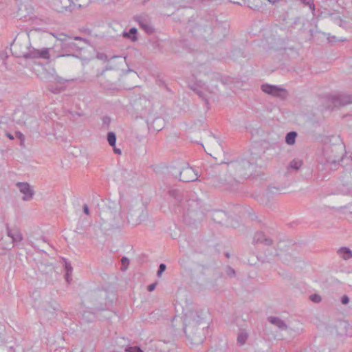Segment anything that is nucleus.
<instances>
[{"label": "nucleus", "mask_w": 352, "mask_h": 352, "mask_svg": "<svg viewBox=\"0 0 352 352\" xmlns=\"http://www.w3.org/2000/svg\"><path fill=\"white\" fill-rule=\"evenodd\" d=\"M184 331L192 345H199L204 342L208 331L209 324L202 311L190 310L184 316Z\"/></svg>", "instance_id": "nucleus-1"}, {"label": "nucleus", "mask_w": 352, "mask_h": 352, "mask_svg": "<svg viewBox=\"0 0 352 352\" xmlns=\"http://www.w3.org/2000/svg\"><path fill=\"white\" fill-rule=\"evenodd\" d=\"M82 209L85 214H86L87 215L89 214V209L87 204L83 205Z\"/></svg>", "instance_id": "nucleus-58"}, {"label": "nucleus", "mask_w": 352, "mask_h": 352, "mask_svg": "<svg viewBox=\"0 0 352 352\" xmlns=\"http://www.w3.org/2000/svg\"><path fill=\"white\" fill-rule=\"evenodd\" d=\"M168 195L175 200L177 204H182L183 201V195L179 190L170 189L168 190Z\"/></svg>", "instance_id": "nucleus-28"}, {"label": "nucleus", "mask_w": 352, "mask_h": 352, "mask_svg": "<svg viewBox=\"0 0 352 352\" xmlns=\"http://www.w3.org/2000/svg\"><path fill=\"white\" fill-rule=\"evenodd\" d=\"M125 210L128 224L133 226L140 224L148 217L146 207L142 201L132 202Z\"/></svg>", "instance_id": "nucleus-5"}, {"label": "nucleus", "mask_w": 352, "mask_h": 352, "mask_svg": "<svg viewBox=\"0 0 352 352\" xmlns=\"http://www.w3.org/2000/svg\"><path fill=\"white\" fill-rule=\"evenodd\" d=\"M90 3L91 0H72L73 9L86 8Z\"/></svg>", "instance_id": "nucleus-32"}, {"label": "nucleus", "mask_w": 352, "mask_h": 352, "mask_svg": "<svg viewBox=\"0 0 352 352\" xmlns=\"http://www.w3.org/2000/svg\"><path fill=\"white\" fill-rule=\"evenodd\" d=\"M228 179H220L219 183L226 189H232L234 184L250 176L256 168V165L245 159H241L228 163Z\"/></svg>", "instance_id": "nucleus-3"}, {"label": "nucleus", "mask_w": 352, "mask_h": 352, "mask_svg": "<svg viewBox=\"0 0 352 352\" xmlns=\"http://www.w3.org/2000/svg\"><path fill=\"white\" fill-rule=\"evenodd\" d=\"M226 273L230 277H234L236 275L235 270L230 267V265H227L226 267Z\"/></svg>", "instance_id": "nucleus-45"}, {"label": "nucleus", "mask_w": 352, "mask_h": 352, "mask_svg": "<svg viewBox=\"0 0 352 352\" xmlns=\"http://www.w3.org/2000/svg\"><path fill=\"white\" fill-rule=\"evenodd\" d=\"M161 121H162V120H161V118H156L153 120V122L152 123H150V122H149V121H148V120H147V122H148V127H149V129H153V130H155V131H160V130L162 129V128L160 127V126H154V124H155V122H161Z\"/></svg>", "instance_id": "nucleus-42"}, {"label": "nucleus", "mask_w": 352, "mask_h": 352, "mask_svg": "<svg viewBox=\"0 0 352 352\" xmlns=\"http://www.w3.org/2000/svg\"><path fill=\"white\" fill-rule=\"evenodd\" d=\"M116 135L114 132H108L107 141L111 146H115L116 143Z\"/></svg>", "instance_id": "nucleus-38"}, {"label": "nucleus", "mask_w": 352, "mask_h": 352, "mask_svg": "<svg viewBox=\"0 0 352 352\" xmlns=\"http://www.w3.org/2000/svg\"><path fill=\"white\" fill-rule=\"evenodd\" d=\"M349 297L346 295H344L342 298H341V302L343 304V305H347L349 302Z\"/></svg>", "instance_id": "nucleus-55"}, {"label": "nucleus", "mask_w": 352, "mask_h": 352, "mask_svg": "<svg viewBox=\"0 0 352 352\" xmlns=\"http://www.w3.org/2000/svg\"><path fill=\"white\" fill-rule=\"evenodd\" d=\"M229 24L227 22H216L212 33L214 36L224 38L228 33Z\"/></svg>", "instance_id": "nucleus-16"}, {"label": "nucleus", "mask_w": 352, "mask_h": 352, "mask_svg": "<svg viewBox=\"0 0 352 352\" xmlns=\"http://www.w3.org/2000/svg\"><path fill=\"white\" fill-rule=\"evenodd\" d=\"M302 165V161L298 159H294L289 163V168L298 170Z\"/></svg>", "instance_id": "nucleus-36"}, {"label": "nucleus", "mask_w": 352, "mask_h": 352, "mask_svg": "<svg viewBox=\"0 0 352 352\" xmlns=\"http://www.w3.org/2000/svg\"><path fill=\"white\" fill-rule=\"evenodd\" d=\"M85 231V229L82 228V227H79V226H77L76 228V232H78V234H82Z\"/></svg>", "instance_id": "nucleus-60"}, {"label": "nucleus", "mask_w": 352, "mask_h": 352, "mask_svg": "<svg viewBox=\"0 0 352 352\" xmlns=\"http://www.w3.org/2000/svg\"><path fill=\"white\" fill-rule=\"evenodd\" d=\"M97 58L103 61H108L109 63L107 65H109L110 62L112 60L113 65H122L126 63V57H122L121 56H112L110 59H108V56L107 54L104 53H99L97 54Z\"/></svg>", "instance_id": "nucleus-17"}, {"label": "nucleus", "mask_w": 352, "mask_h": 352, "mask_svg": "<svg viewBox=\"0 0 352 352\" xmlns=\"http://www.w3.org/2000/svg\"><path fill=\"white\" fill-rule=\"evenodd\" d=\"M94 315L89 311H84L82 320L87 322H91L94 320Z\"/></svg>", "instance_id": "nucleus-39"}, {"label": "nucleus", "mask_w": 352, "mask_h": 352, "mask_svg": "<svg viewBox=\"0 0 352 352\" xmlns=\"http://www.w3.org/2000/svg\"><path fill=\"white\" fill-rule=\"evenodd\" d=\"M15 135H16V137L18 139L20 140V141H21V146H24V142H25V136H24V135L22 133L19 132V131H16Z\"/></svg>", "instance_id": "nucleus-52"}, {"label": "nucleus", "mask_w": 352, "mask_h": 352, "mask_svg": "<svg viewBox=\"0 0 352 352\" xmlns=\"http://www.w3.org/2000/svg\"><path fill=\"white\" fill-rule=\"evenodd\" d=\"M7 137L10 140L14 139V136L11 133H7Z\"/></svg>", "instance_id": "nucleus-64"}, {"label": "nucleus", "mask_w": 352, "mask_h": 352, "mask_svg": "<svg viewBox=\"0 0 352 352\" xmlns=\"http://www.w3.org/2000/svg\"><path fill=\"white\" fill-rule=\"evenodd\" d=\"M248 338V334L247 332L242 331L237 336V342L239 345H243Z\"/></svg>", "instance_id": "nucleus-35"}, {"label": "nucleus", "mask_w": 352, "mask_h": 352, "mask_svg": "<svg viewBox=\"0 0 352 352\" xmlns=\"http://www.w3.org/2000/svg\"><path fill=\"white\" fill-rule=\"evenodd\" d=\"M52 35L56 38V43L55 45L60 46L61 49L64 47L67 41H69V38H71V36L63 33H60L57 35L53 34Z\"/></svg>", "instance_id": "nucleus-27"}, {"label": "nucleus", "mask_w": 352, "mask_h": 352, "mask_svg": "<svg viewBox=\"0 0 352 352\" xmlns=\"http://www.w3.org/2000/svg\"><path fill=\"white\" fill-rule=\"evenodd\" d=\"M211 218L215 223L223 224L227 222L228 217L223 210H214L212 212Z\"/></svg>", "instance_id": "nucleus-23"}, {"label": "nucleus", "mask_w": 352, "mask_h": 352, "mask_svg": "<svg viewBox=\"0 0 352 352\" xmlns=\"http://www.w3.org/2000/svg\"><path fill=\"white\" fill-rule=\"evenodd\" d=\"M71 274L72 272H66L65 276V279L67 280V283H69V280L71 279Z\"/></svg>", "instance_id": "nucleus-61"}, {"label": "nucleus", "mask_w": 352, "mask_h": 352, "mask_svg": "<svg viewBox=\"0 0 352 352\" xmlns=\"http://www.w3.org/2000/svg\"><path fill=\"white\" fill-rule=\"evenodd\" d=\"M254 244H262L265 246H271L274 244V240L271 236L263 231H257L253 236Z\"/></svg>", "instance_id": "nucleus-14"}, {"label": "nucleus", "mask_w": 352, "mask_h": 352, "mask_svg": "<svg viewBox=\"0 0 352 352\" xmlns=\"http://www.w3.org/2000/svg\"><path fill=\"white\" fill-rule=\"evenodd\" d=\"M338 254L344 260H348L352 258V251L346 247L340 248L338 251Z\"/></svg>", "instance_id": "nucleus-30"}, {"label": "nucleus", "mask_w": 352, "mask_h": 352, "mask_svg": "<svg viewBox=\"0 0 352 352\" xmlns=\"http://www.w3.org/2000/svg\"><path fill=\"white\" fill-rule=\"evenodd\" d=\"M329 17L332 21H333L336 24H338L340 27L343 26V20L339 16H335L333 13H330L329 14Z\"/></svg>", "instance_id": "nucleus-41"}, {"label": "nucleus", "mask_w": 352, "mask_h": 352, "mask_svg": "<svg viewBox=\"0 0 352 352\" xmlns=\"http://www.w3.org/2000/svg\"><path fill=\"white\" fill-rule=\"evenodd\" d=\"M157 284V283H154L149 285L147 288L148 291L153 292L155 289Z\"/></svg>", "instance_id": "nucleus-57"}, {"label": "nucleus", "mask_w": 352, "mask_h": 352, "mask_svg": "<svg viewBox=\"0 0 352 352\" xmlns=\"http://www.w3.org/2000/svg\"><path fill=\"white\" fill-rule=\"evenodd\" d=\"M54 6L56 10L59 12L72 11L73 9L72 0H56Z\"/></svg>", "instance_id": "nucleus-21"}, {"label": "nucleus", "mask_w": 352, "mask_h": 352, "mask_svg": "<svg viewBox=\"0 0 352 352\" xmlns=\"http://www.w3.org/2000/svg\"><path fill=\"white\" fill-rule=\"evenodd\" d=\"M22 124L30 129L31 131H36L38 126V120L35 117L28 114V117L25 119V122H23Z\"/></svg>", "instance_id": "nucleus-24"}, {"label": "nucleus", "mask_w": 352, "mask_h": 352, "mask_svg": "<svg viewBox=\"0 0 352 352\" xmlns=\"http://www.w3.org/2000/svg\"><path fill=\"white\" fill-rule=\"evenodd\" d=\"M135 20L138 23L140 27L147 34H151L154 32V29L150 25L147 16H137L135 17Z\"/></svg>", "instance_id": "nucleus-18"}, {"label": "nucleus", "mask_w": 352, "mask_h": 352, "mask_svg": "<svg viewBox=\"0 0 352 352\" xmlns=\"http://www.w3.org/2000/svg\"><path fill=\"white\" fill-rule=\"evenodd\" d=\"M331 153H333L332 149H326L324 151V159H321L318 165L319 172H322L323 170L329 172L338 169L339 163L342 160V157L332 155Z\"/></svg>", "instance_id": "nucleus-8"}, {"label": "nucleus", "mask_w": 352, "mask_h": 352, "mask_svg": "<svg viewBox=\"0 0 352 352\" xmlns=\"http://www.w3.org/2000/svg\"><path fill=\"white\" fill-rule=\"evenodd\" d=\"M170 173L183 182H190L197 180L198 173L188 164L173 166L170 168Z\"/></svg>", "instance_id": "nucleus-7"}, {"label": "nucleus", "mask_w": 352, "mask_h": 352, "mask_svg": "<svg viewBox=\"0 0 352 352\" xmlns=\"http://www.w3.org/2000/svg\"><path fill=\"white\" fill-rule=\"evenodd\" d=\"M125 208H120L118 212L111 207L104 208L100 213L104 223L107 224L112 229H119L127 224Z\"/></svg>", "instance_id": "nucleus-4"}, {"label": "nucleus", "mask_w": 352, "mask_h": 352, "mask_svg": "<svg viewBox=\"0 0 352 352\" xmlns=\"http://www.w3.org/2000/svg\"><path fill=\"white\" fill-rule=\"evenodd\" d=\"M19 191L23 194L22 199L23 201H30L34 195V190L27 182H18L16 183Z\"/></svg>", "instance_id": "nucleus-15"}, {"label": "nucleus", "mask_w": 352, "mask_h": 352, "mask_svg": "<svg viewBox=\"0 0 352 352\" xmlns=\"http://www.w3.org/2000/svg\"><path fill=\"white\" fill-rule=\"evenodd\" d=\"M268 321L276 326L281 331L287 329L286 323L278 317L270 316L268 318Z\"/></svg>", "instance_id": "nucleus-26"}, {"label": "nucleus", "mask_w": 352, "mask_h": 352, "mask_svg": "<svg viewBox=\"0 0 352 352\" xmlns=\"http://www.w3.org/2000/svg\"><path fill=\"white\" fill-rule=\"evenodd\" d=\"M26 117L28 114L22 109H17L12 115V120L18 124H22Z\"/></svg>", "instance_id": "nucleus-25"}, {"label": "nucleus", "mask_w": 352, "mask_h": 352, "mask_svg": "<svg viewBox=\"0 0 352 352\" xmlns=\"http://www.w3.org/2000/svg\"><path fill=\"white\" fill-rule=\"evenodd\" d=\"M309 298L312 302H316V303H318V302H321V300H322L321 296L316 294L311 295L309 296Z\"/></svg>", "instance_id": "nucleus-48"}, {"label": "nucleus", "mask_w": 352, "mask_h": 352, "mask_svg": "<svg viewBox=\"0 0 352 352\" xmlns=\"http://www.w3.org/2000/svg\"><path fill=\"white\" fill-rule=\"evenodd\" d=\"M272 96L278 97L281 99H284L287 96V91L285 89L275 86L274 91H272Z\"/></svg>", "instance_id": "nucleus-31"}, {"label": "nucleus", "mask_w": 352, "mask_h": 352, "mask_svg": "<svg viewBox=\"0 0 352 352\" xmlns=\"http://www.w3.org/2000/svg\"><path fill=\"white\" fill-rule=\"evenodd\" d=\"M13 243L20 242L23 240V235L21 232L17 229H14V234L11 236Z\"/></svg>", "instance_id": "nucleus-37"}, {"label": "nucleus", "mask_w": 352, "mask_h": 352, "mask_svg": "<svg viewBox=\"0 0 352 352\" xmlns=\"http://www.w3.org/2000/svg\"><path fill=\"white\" fill-rule=\"evenodd\" d=\"M333 329L338 336L352 337V326L346 320H338L333 326Z\"/></svg>", "instance_id": "nucleus-11"}, {"label": "nucleus", "mask_w": 352, "mask_h": 352, "mask_svg": "<svg viewBox=\"0 0 352 352\" xmlns=\"http://www.w3.org/2000/svg\"><path fill=\"white\" fill-rule=\"evenodd\" d=\"M75 41H78L80 42H86L87 39L83 38L80 36H76V37H71L69 38V41H67L66 44L64 45V47L61 49L62 52L61 54H58V57H63V56H73L74 53L76 52H78L82 49L81 47H80L77 43H75Z\"/></svg>", "instance_id": "nucleus-9"}, {"label": "nucleus", "mask_w": 352, "mask_h": 352, "mask_svg": "<svg viewBox=\"0 0 352 352\" xmlns=\"http://www.w3.org/2000/svg\"><path fill=\"white\" fill-rule=\"evenodd\" d=\"M261 89L263 92L271 95L272 91L275 89V85L265 84L261 86Z\"/></svg>", "instance_id": "nucleus-40"}, {"label": "nucleus", "mask_w": 352, "mask_h": 352, "mask_svg": "<svg viewBox=\"0 0 352 352\" xmlns=\"http://www.w3.org/2000/svg\"><path fill=\"white\" fill-rule=\"evenodd\" d=\"M206 144L209 151H213L214 153L219 151L221 149V146L216 138L212 133H209L208 138L206 141Z\"/></svg>", "instance_id": "nucleus-19"}, {"label": "nucleus", "mask_w": 352, "mask_h": 352, "mask_svg": "<svg viewBox=\"0 0 352 352\" xmlns=\"http://www.w3.org/2000/svg\"><path fill=\"white\" fill-rule=\"evenodd\" d=\"M333 102L335 106H345L352 103V96L340 95L333 98Z\"/></svg>", "instance_id": "nucleus-22"}, {"label": "nucleus", "mask_w": 352, "mask_h": 352, "mask_svg": "<svg viewBox=\"0 0 352 352\" xmlns=\"http://www.w3.org/2000/svg\"><path fill=\"white\" fill-rule=\"evenodd\" d=\"M122 265L124 267V269H122V270H126L129 264V260L128 258L123 256L121 259Z\"/></svg>", "instance_id": "nucleus-53"}, {"label": "nucleus", "mask_w": 352, "mask_h": 352, "mask_svg": "<svg viewBox=\"0 0 352 352\" xmlns=\"http://www.w3.org/2000/svg\"><path fill=\"white\" fill-rule=\"evenodd\" d=\"M298 134L296 131H290L287 133L285 137V142L288 145H293L296 142V139Z\"/></svg>", "instance_id": "nucleus-33"}, {"label": "nucleus", "mask_w": 352, "mask_h": 352, "mask_svg": "<svg viewBox=\"0 0 352 352\" xmlns=\"http://www.w3.org/2000/svg\"><path fill=\"white\" fill-rule=\"evenodd\" d=\"M205 83L201 80H197L192 84L189 85V87L191 90H192L195 94H197L199 98H201L205 102L207 109H209V101L208 95L202 91V89L204 87Z\"/></svg>", "instance_id": "nucleus-12"}, {"label": "nucleus", "mask_w": 352, "mask_h": 352, "mask_svg": "<svg viewBox=\"0 0 352 352\" xmlns=\"http://www.w3.org/2000/svg\"><path fill=\"white\" fill-rule=\"evenodd\" d=\"M173 349V347L172 349L168 347L167 342L156 340L151 341L149 346L146 349V352H170Z\"/></svg>", "instance_id": "nucleus-13"}, {"label": "nucleus", "mask_w": 352, "mask_h": 352, "mask_svg": "<svg viewBox=\"0 0 352 352\" xmlns=\"http://www.w3.org/2000/svg\"><path fill=\"white\" fill-rule=\"evenodd\" d=\"M300 1L305 6H308L312 11H314L315 10V5L314 3V0H300Z\"/></svg>", "instance_id": "nucleus-46"}, {"label": "nucleus", "mask_w": 352, "mask_h": 352, "mask_svg": "<svg viewBox=\"0 0 352 352\" xmlns=\"http://www.w3.org/2000/svg\"><path fill=\"white\" fill-rule=\"evenodd\" d=\"M68 113L70 115L71 117L74 118L76 116L81 117L84 116V113L82 112H78V111H68Z\"/></svg>", "instance_id": "nucleus-54"}, {"label": "nucleus", "mask_w": 352, "mask_h": 352, "mask_svg": "<svg viewBox=\"0 0 352 352\" xmlns=\"http://www.w3.org/2000/svg\"><path fill=\"white\" fill-rule=\"evenodd\" d=\"M65 269H66V272H72V267L71 266L70 264L66 263L65 264Z\"/></svg>", "instance_id": "nucleus-59"}, {"label": "nucleus", "mask_w": 352, "mask_h": 352, "mask_svg": "<svg viewBox=\"0 0 352 352\" xmlns=\"http://www.w3.org/2000/svg\"><path fill=\"white\" fill-rule=\"evenodd\" d=\"M278 188H277L276 187L268 188L266 191V196L268 198H270L272 196V195L275 192L274 191H278Z\"/></svg>", "instance_id": "nucleus-50"}, {"label": "nucleus", "mask_w": 352, "mask_h": 352, "mask_svg": "<svg viewBox=\"0 0 352 352\" xmlns=\"http://www.w3.org/2000/svg\"><path fill=\"white\" fill-rule=\"evenodd\" d=\"M151 107V102L144 96L135 100L133 103L134 110L140 113L141 116H145L146 114H148Z\"/></svg>", "instance_id": "nucleus-10"}, {"label": "nucleus", "mask_w": 352, "mask_h": 352, "mask_svg": "<svg viewBox=\"0 0 352 352\" xmlns=\"http://www.w3.org/2000/svg\"><path fill=\"white\" fill-rule=\"evenodd\" d=\"M208 352H224L221 349H210Z\"/></svg>", "instance_id": "nucleus-62"}, {"label": "nucleus", "mask_w": 352, "mask_h": 352, "mask_svg": "<svg viewBox=\"0 0 352 352\" xmlns=\"http://www.w3.org/2000/svg\"><path fill=\"white\" fill-rule=\"evenodd\" d=\"M112 147L113 148V151H114L116 154H119V155H120V154L122 153L121 149H120V148H117L116 147V146H112Z\"/></svg>", "instance_id": "nucleus-63"}, {"label": "nucleus", "mask_w": 352, "mask_h": 352, "mask_svg": "<svg viewBox=\"0 0 352 352\" xmlns=\"http://www.w3.org/2000/svg\"><path fill=\"white\" fill-rule=\"evenodd\" d=\"M120 175L122 183L131 184V183H134L137 174L132 169L123 168L121 170Z\"/></svg>", "instance_id": "nucleus-20"}, {"label": "nucleus", "mask_w": 352, "mask_h": 352, "mask_svg": "<svg viewBox=\"0 0 352 352\" xmlns=\"http://www.w3.org/2000/svg\"><path fill=\"white\" fill-rule=\"evenodd\" d=\"M138 30L135 28H132L129 30V32H124L123 36L125 38H130L132 41H135L138 39L137 37Z\"/></svg>", "instance_id": "nucleus-34"}, {"label": "nucleus", "mask_w": 352, "mask_h": 352, "mask_svg": "<svg viewBox=\"0 0 352 352\" xmlns=\"http://www.w3.org/2000/svg\"><path fill=\"white\" fill-rule=\"evenodd\" d=\"M205 89L209 94H216L218 91V86L217 84L211 83L210 87H208Z\"/></svg>", "instance_id": "nucleus-43"}, {"label": "nucleus", "mask_w": 352, "mask_h": 352, "mask_svg": "<svg viewBox=\"0 0 352 352\" xmlns=\"http://www.w3.org/2000/svg\"><path fill=\"white\" fill-rule=\"evenodd\" d=\"M60 305L58 302L54 300H51L47 302V305L45 306V311L50 312L52 314H55L56 311L59 310Z\"/></svg>", "instance_id": "nucleus-29"}, {"label": "nucleus", "mask_w": 352, "mask_h": 352, "mask_svg": "<svg viewBox=\"0 0 352 352\" xmlns=\"http://www.w3.org/2000/svg\"><path fill=\"white\" fill-rule=\"evenodd\" d=\"M212 81H215V82L221 81V82H222V83H223V84H225V83H226V82L223 80V79H222V77H221V74H219V73H215V74H212Z\"/></svg>", "instance_id": "nucleus-49"}, {"label": "nucleus", "mask_w": 352, "mask_h": 352, "mask_svg": "<svg viewBox=\"0 0 352 352\" xmlns=\"http://www.w3.org/2000/svg\"><path fill=\"white\" fill-rule=\"evenodd\" d=\"M12 54L25 59L41 58L48 60L50 58V48L36 49L31 45L28 34L18 35L11 45Z\"/></svg>", "instance_id": "nucleus-2"}, {"label": "nucleus", "mask_w": 352, "mask_h": 352, "mask_svg": "<svg viewBox=\"0 0 352 352\" xmlns=\"http://www.w3.org/2000/svg\"><path fill=\"white\" fill-rule=\"evenodd\" d=\"M118 68L119 67L117 65H113L111 60L109 65H107L105 69L97 74L96 76L98 78V82L104 89L111 90L116 88V82L118 80V75L117 74Z\"/></svg>", "instance_id": "nucleus-6"}, {"label": "nucleus", "mask_w": 352, "mask_h": 352, "mask_svg": "<svg viewBox=\"0 0 352 352\" xmlns=\"http://www.w3.org/2000/svg\"><path fill=\"white\" fill-rule=\"evenodd\" d=\"M166 265L164 263H161L159 266L158 270L157 272V276L160 277L162 273L166 270Z\"/></svg>", "instance_id": "nucleus-51"}, {"label": "nucleus", "mask_w": 352, "mask_h": 352, "mask_svg": "<svg viewBox=\"0 0 352 352\" xmlns=\"http://www.w3.org/2000/svg\"><path fill=\"white\" fill-rule=\"evenodd\" d=\"M111 123V118L109 116H104L102 118V126L108 129Z\"/></svg>", "instance_id": "nucleus-47"}, {"label": "nucleus", "mask_w": 352, "mask_h": 352, "mask_svg": "<svg viewBox=\"0 0 352 352\" xmlns=\"http://www.w3.org/2000/svg\"><path fill=\"white\" fill-rule=\"evenodd\" d=\"M14 229H10L8 226H6L7 234L11 238V236L14 234Z\"/></svg>", "instance_id": "nucleus-56"}, {"label": "nucleus", "mask_w": 352, "mask_h": 352, "mask_svg": "<svg viewBox=\"0 0 352 352\" xmlns=\"http://www.w3.org/2000/svg\"><path fill=\"white\" fill-rule=\"evenodd\" d=\"M126 352H144V351L138 346H127L125 349Z\"/></svg>", "instance_id": "nucleus-44"}]
</instances>
